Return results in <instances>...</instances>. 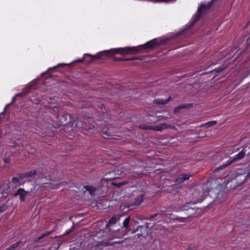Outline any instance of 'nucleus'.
Here are the masks:
<instances>
[{
	"instance_id": "obj_1",
	"label": "nucleus",
	"mask_w": 250,
	"mask_h": 250,
	"mask_svg": "<svg viewBox=\"0 0 250 250\" xmlns=\"http://www.w3.org/2000/svg\"><path fill=\"white\" fill-rule=\"evenodd\" d=\"M156 44V41L152 40L147 42L146 44L139 45L137 47H126L123 48H113L103 52H99L95 55L89 54H84L83 58L76 60V62H81L85 60L87 62H90L94 58H100L103 56H107L109 54H135L142 49H146L153 46Z\"/></svg>"
},
{
	"instance_id": "obj_2",
	"label": "nucleus",
	"mask_w": 250,
	"mask_h": 250,
	"mask_svg": "<svg viewBox=\"0 0 250 250\" xmlns=\"http://www.w3.org/2000/svg\"><path fill=\"white\" fill-rule=\"evenodd\" d=\"M213 0H211L210 2L202 3L200 5V6L198 8L197 13L194 14L192 17V20L193 21H192L191 24H193L194 22L197 21L200 16L206 14L209 11Z\"/></svg>"
},
{
	"instance_id": "obj_3",
	"label": "nucleus",
	"mask_w": 250,
	"mask_h": 250,
	"mask_svg": "<svg viewBox=\"0 0 250 250\" xmlns=\"http://www.w3.org/2000/svg\"><path fill=\"white\" fill-rule=\"evenodd\" d=\"M171 127H172L171 125L164 123L155 126L146 125H140V127L141 128L145 129L154 130L156 131H161L165 128H169Z\"/></svg>"
},
{
	"instance_id": "obj_4",
	"label": "nucleus",
	"mask_w": 250,
	"mask_h": 250,
	"mask_svg": "<svg viewBox=\"0 0 250 250\" xmlns=\"http://www.w3.org/2000/svg\"><path fill=\"white\" fill-rule=\"evenodd\" d=\"M246 28L247 30L250 29V33L249 36L247 38V40L245 42H242L239 43L237 47L235 49H237V52H238V54L239 55L243 51H244L249 44H250V24L249 23L247 24L246 26Z\"/></svg>"
},
{
	"instance_id": "obj_5",
	"label": "nucleus",
	"mask_w": 250,
	"mask_h": 250,
	"mask_svg": "<svg viewBox=\"0 0 250 250\" xmlns=\"http://www.w3.org/2000/svg\"><path fill=\"white\" fill-rule=\"evenodd\" d=\"M104 231H100L98 232L92 238L93 240V242L92 244V245L95 247H99L100 246H105L107 245L106 242H103L100 240V236L102 235V233H104Z\"/></svg>"
},
{
	"instance_id": "obj_6",
	"label": "nucleus",
	"mask_w": 250,
	"mask_h": 250,
	"mask_svg": "<svg viewBox=\"0 0 250 250\" xmlns=\"http://www.w3.org/2000/svg\"><path fill=\"white\" fill-rule=\"evenodd\" d=\"M119 170H115L114 171H111L105 175V177L101 179V182L104 183L105 181H111L115 178H119L120 177V175L121 174L123 171L119 173Z\"/></svg>"
},
{
	"instance_id": "obj_7",
	"label": "nucleus",
	"mask_w": 250,
	"mask_h": 250,
	"mask_svg": "<svg viewBox=\"0 0 250 250\" xmlns=\"http://www.w3.org/2000/svg\"><path fill=\"white\" fill-rule=\"evenodd\" d=\"M57 118L60 122V125H65L67 123L70 121V116L69 114H59Z\"/></svg>"
},
{
	"instance_id": "obj_8",
	"label": "nucleus",
	"mask_w": 250,
	"mask_h": 250,
	"mask_svg": "<svg viewBox=\"0 0 250 250\" xmlns=\"http://www.w3.org/2000/svg\"><path fill=\"white\" fill-rule=\"evenodd\" d=\"M28 193V191H25L22 188H20L15 193L14 196H19L21 201L24 202Z\"/></svg>"
},
{
	"instance_id": "obj_9",
	"label": "nucleus",
	"mask_w": 250,
	"mask_h": 250,
	"mask_svg": "<svg viewBox=\"0 0 250 250\" xmlns=\"http://www.w3.org/2000/svg\"><path fill=\"white\" fill-rule=\"evenodd\" d=\"M121 236V233L120 229H117L115 231L112 232L108 236L107 239L109 240L119 238Z\"/></svg>"
},
{
	"instance_id": "obj_10",
	"label": "nucleus",
	"mask_w": 250,
	"mask_h": 250,
	"mask_svg": "<svg viewBox=\"0 0 250 250\" xmlns=\"http://www.w3.org/2000/svg\"><path fill=\"white\" fill-rule=\"evenodd\" d=\"M245 151L243 149L241 151H240L237 154L234 156V157L232 158V160L230 163H231L233 161H235L237 160H240L244 158L245 155Z\"/></svg>"
},
{
	"instance_id": "obj_11",
	"label": "nucleus",
	"mask_w": 250,
	"mask_h": 250,
	"mask_svg": "<svg viewBox=\"0 0 250 250\" xmlns=\"http://www.w3.org/2000/svg\"><path fill=\"white\" fill-rule=\"evenodd\" d=\"M189 178V175L188 174H183L179 176L175 180L177 183H181L184 182L186 180Z\"/></svg>"
},
{
	"instance_id": "obj_12",
	"label": "nucleus",
	"mask_w": 250,
	"mask_h": 250,
	"mask_svg": "<svg viewBox=\"0 0 250 250\" xmlns=\"http://www.w3.org/2000/svg\"><path fill=\"white\" fill-rule=\"evenodd\" d=\"M170 99L171 97L169 96L167 99L166 100L161 99H155L154 100V103L157 104H165L167 103L170 101Z\"/></svg>"
},
{
	"instance_id": "obj_13",
	"label": "nucleus",
	"mask_w": 250,
	"mask_h": 250,
	"mask_svg": "<svg viewBox=\"0 0 250 250\" xmlns=\"http://www.w3.org/2000/svg\"><path fill=\"white\" fill-rule=\"evenodd\" d=\"M84 189H85L86 190L88 191L89 193V194L93 196L95 194V191L96 190V188L93 186H84Z\"/></svg>"
},
{
	"instance_id": "obj_14",
	"label": "nucleus",
	"mask_w": 250,
	"mask_h": 250,
	"mask_svg": "<svg viewBox=\"0 0 250 250\" xmlns=\"http://www.w3.org/2000/svg\"><path fill=\"white\" fill-rule=\"evenodd\" d=\"M143 201V195L140 194L135 198L134 205L135 206L139 205Z\"/></svg>"
},
{
	"instance_id": "obj_15",
	"label": "nucleus",
	"mask_w": 250,
	"mask_h": 250,
	"mask_svg": "<svg viewBox=\"0 0 250 250\" xmlns=\"http://www.w3.org/2000/svg\"><path fill=\"white\" fill-rule=\"evenodd\" d=\"M117 220H118L116 216H114L112 217L111 218V219L109 220L108 224L106 225V227L108 226L115 224L117 221Z\"/></svg>"
},
{
	"instance_id": "obj_16",
	"label": "nucleus",
	"mask_w": 250,
	"mask_h": 250,
	"mask_svg": "<svg viewBox=\"0 0 250 250\" xmlns=\"http://www.w3.org/2000/svg\"><path fill=\"white\" fill-rule=\"evenodd\" d=\"M216 123V121H210V122L206 123L204 124H202V125H201V126L202 127L205 126V127H210L212 125H215Z\"/></svg>"
},
{
	"instance_id": "obj_17",
	"label": "nucleus",
	"mask_w": 250,
	"mask_h": 250,
	"mask_svg": "<svg viewBox=\"0 0 250 250\" xmlns=\"http://www.w3.org/2000/svg\"><path fill=\"white\" fill-rule=\"evenodd\" d=\"M36 171L31 170L30 171L27 172L24 174V177H32L33 175L35 174Z\"/></svg>"
},
{
	"instance_id": "obj_18",
	"label": "nucleus",
	"mask_w": 250,
	"mask_h": 250,
	"mask_svg": "<svg viewBox=\"0 0 250 250\" xmlns=\"http://www.w3.org/2000/svg\"><path fill=\"white\" fill-rule=\"evenodd\" d=\"M130 221V217H126L123 222V226L124 227L126 228L129 225Z\"/></svg>"
},
{
	"instance_id": "obj_19",
	"label": "nucleus",
	"mask_w": 250,
	"mask_h": 250,
	"mask_svg": "<svg viewBox=\"0 0 250 250\" xmlns=\"http://www.w3.org/2000/svg\"><path fill=\"white\" fill-rule=\"evenodd\" d=\"M20 243H21L20 242H18L15 244H13L9 248L6 249V250H12L15 249V248H17L19 246Z\"/></svg>"
},
{
	"instance_id": "obj_20",
	"label": "nucleus",
	"mask_w": 250,
	"mask_h": 250,
	"mask_svg": "<svg viewBox=\"0 0 250 250\" xmlns=\"http://www.w3.org/2000/svg\"><path fill=\"white\" fill-rule=\"evenodd\" d=\"M128 184V182L126 181H123L122 182H120L118 184H115L114 183H112V184L113 185H116L118 187H121L123 185H127Z\"/></svg>"
},
{
	"instance_id": "obj_21",
	"label": "nucleus",
	"mask_w": 250,
	"mask_h": 250,
	"mask_svg": "<svg viewBox=\"0 0 250 250\" xmlns=\"http://www.w3.org/2000/svg\"><path fill=\"white\" fill-rule=\"evenodd\" d=\"M176 0H154V2H169L170 1H174Z\"/></svg>"
},
{
	"instance_id": "obj_22",
	"label": "nucleus",
	"mask_w": 250,
	"mask_h": 250,
	"mask_svg": "<svg viewBox=\"0 0 250 250\" xmlns=\"http://www.w3.org/2000/svg\"><path fill=\"white\" fill-rule=\"evenodd\" d=\"M7 208L6 205H3L1 207H0V212H2L4 211Z\"/></svg>"
},
{
	"instance_id": "obj_23",
	"label": "nucleus",
	"mask_w": 250,
	"mask_h": 250,
	"mask_svg": "<svg viewBox=\"0 0 250 250\" xmlns=\"http://www.w3.org/2000/svg\"><path fill=\"white\" fill-rule=\"evenodd\" d=\"M205 198V196L202 197L201 199H197L196 202H194V204L197 203H201L202 202Z\"/></svg>"
},
{
	"instance_id": "obj_24",
	"label": "nucleus",
	"mask_w": 250,
	"mask_h": 250,
	"mask_svg": "<svg viewBox=\"0 0 250 250\" xmlns=\"http://www.w3.org/2000/svg\"><path fill=\"white\" fill-rule=\"evenodd\" d=\"M12 180L13 182H15L16 184L17 182V183L19 182V179H18V178L17 177H13V178H12Z\"/></svg>"
},
{
	"instance_id": "obj_25",
	"label": "nucleus",
	"mask_w": 250,
	"mask_h": 250,
	"mask_svg": "<svg viewBox=\"0 0 250 250\" xmlns=\"http://www.w3.org/2000/svg\"><path fill=\"white\" fill-rule=\"evenodd\" d=\"M47 234H48V233H43L42 234L41 236H40L39 237H38V239H41L43 237H45V236H46Z\"/></svg>"
},
{
	"instance_id": "obj_26",
	"label": "nucleus",
	"mask_w": 250,
	"mask_h": 250,
	"mask_svg": "<svg viewBox=\"0 0 250 250\" xmlns=\"http://www.w3.org/2000/svg\"><path fill=\"white\" fill-rule=\"evenodd\" d=\"M215 70L216 72H220L222 70V68H215Z\"/></svg>"
},
{
	"instance_id": "obj_27",
	"label": "nucleus",
	"mask_w": 250,
	"mask_h": 250,
	"mask_svg": "<svg viewBox=\"0 0 250 250\" xmlns=\"http://www.w3.org/2000/svg\"><path fill=\"white\" fill-rule=\"evenodd\" d=\"M43 130H45V131L48 129V128H47L46 127H42V128Z\"/></svg>"
},
{
	"instance_id": "obj_28",
	"label": "nucleus",
	"mask_w": 250,
	"mask_h": 250,
	"mask_svg": "<svg viewBox=\"0 0 250 250\" xmlns=\"http://www.w3.org/2000/svg\"><path fill=\"white\" fill-rule=\"evenodd\" d=\"M188 209V206L186 205L185 207H183V210L187 209Z\"/></svg>"
},
{
	"instance_id": "obj_29",
	"label": "nucleus",
	"mask_w": 250,
	"mask_h": 250,
	"mask_svg": "<svg viewBox=\"0 0 250 250\" xmlns=\"http://www.w3.org/2000/svg\"><path fill=\"white\" fill-rule=\"evenodd\" d=\"M4 111H3V112H1V113H0V116H1V115H3V114H4Z\"/></svg>"
},
{
	"instance_id": "obj_30",
	"label": "nucleus",
	"mask_w": 250,
	"mask_h": 250,
	"mask_svg": "<svg viewBox=\"0 0 250 250\" xmlns=\"http://www.w3.org/2000/svg\"><path fill=\"white\" fill-rule=\"evenodd\" d=\"M236 53V52H235V53H234L233 54V56L234 57V59H236V57L235 56V54Z\"/></svg>"
},
{
	"instance_id": "obj_31",
	"label": "nucleus",
	"mask_w": 250,
	"mask_h": 250,
	"mask_svg": "<svg viewBox=\"0 0 250 250\" xmlns=\"http://www.w3.org/2000/svg\"><path fill=\"white\" fill-rule=\"evenodd\" d=\"M58 65H67V64H66V63H61V64H58Z\"/></svg>"
},
{
	"instance_id": "obj_32",
	"label": "nucleus",
	"mask_w": 250,
	"mask_h": 250,
	"mask_svg": "<svg viewBox=\"0 0 250 250\" xmlns=\"http://www.w3.org/2000/svg\"><path fill=\"white\" fill-rule=\"evenodd\" d=\"M59 187V186H56L55 187H53V188H57Z\"/></svg>"
},
{
	"instance_id": "obj_33",
	"label": "nucleus",
	"mask_w": 250,
	"mask_h": 250,
	"mask_svg": "<svg viewBox=\"0 0 250 250\" xmlns=\"http://www.w3.org/2000/svg\"><path fill=\"white\" fill-rule=\"evenodd\" d=\"M248 176H250V172L248 174Z\"/></svg>"
},
{
	"instance_id": "obj_34",
	"label": "nucleus",
	"mask_w": 250,
	"mask_h": 250,
	"mask_svg": "<svg viewBox=\"0 0 250 250\" xmlns=\"http://www.w3.org/2000/svg\"><path fill=\"white\" fill-rule=\"evenodd\" d=\"M133 59H134L131 58V59H128V60H133Z\"/></svg>"
},
{
	"instance_id": "obj_35",
	"label": "nucleus",
	"mask_w": 250,
	"mask_h": 250,
	"mask_svg": "<svg viewBox=\"0 0 250 250\" xmlns=\"http://www.w3.org/2000/svg\"><path fill=\"white\" fill-rule=\"evenodd\" d=\"M21 95V93H20V94H18V95ZM16 96H17V95H16Z\"/></svg>"
},
{
	"instance_id": "obj_36",
	"label": "nucleus",
	"mask_w": 250,
	"mask_h": 250,
	"mask_svg": "<svg viewBox=\"0 0 250 250\" xmlns=\"http://www.w3.org/2000/svg\"><path fill=\"white\" fill-rule=\"evenodd\" d=\"M118 60H122L120 58H119V59H118Z\"/></svg>"
},
{
	"instance_id": "obj_37",
	"label": "nucleus",
	"mask_w": 250,
	"mask_h": 250,
	"mask_svg": "<svg viewBox=\"0 0 250 250\" xmlns=\"http://www.w3.org/2000/svg\"><path fill=\"white\" fill-rule=\"evenodd\" d=\"M51 68H49V69H48V70L49 71L50 69H51Z\"/></svg>"
}]
</instances>
